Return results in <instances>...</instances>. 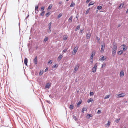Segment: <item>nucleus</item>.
Wrapping results in <instances>:
<instances>
[{"label": "nucleus", "mask_w": 128, "mask_h": 128, "mask_svg": "<svg viewBox=\"0 0 128 128\" xmlns=\"http://www.w3.org/2000/svg\"><path fill=\"white\" fill-rule=\"evenodd\" d=\"M117 49V46L115 45H114L113 46V47L112 49V56H114L115 55H116V52Z\"/></svg>", "instance_id": "1"}, {"label": "nucleus", "mask_w": 128, "mask_h": 128, "mask_svg": "<svg viewBox=\"0 0 128 128\" xmlns=\"http://www.w3.org/2000/svg\"><path fill=\"white\" fill-rule=\"evenodd\" d=\"M52 22H50L48 24V29L47 30V31L48 33H50L52 31L51 26H52Z\"/></svg>", "instance_id": "2"}, {"label": "nucleus", "mask_w": 128, "mask_h": 128, "mask_svg": "<svg viewBox=\"0 0 128 128\" xmlns=\"http://www.w3.org/2000/svg\"><path fill=\"white\" fill-rule=\"evenodd\" d=\"M97 64H96L94 65V67H93L92 69V72L93 73H95L96 72V71L97 68Z\"/></svg>", "instance_id": "3"}, {"label": "nucleus", "mask_w": 128, "mask_h": 128, "mask_svg": "<svg viewBox=\"0 0 128 128\" xmlns=\"http://www.w3.org/2000/svg\"><path fill=\"white\" fill-rule=\"evenodd\" d=\"M80 66V65L78 64H77V65L74 68V73H76V72L78 70L79 67Z\"/></svg>", "instance_id": "4"}, {"label": "nucleus", "mask_w": 128, "mask_h": 128, "mask_svg": "<svg viewBox=\"0 0 128 128\" xmlns=\"http://www.w3.org/2000/svg\"><path fill=\"white\" fill-rule=\"evenodd\" d=\"M78 48L77 46H76L74 48L72 52V53L74 54H74L76 53L78 49Z\"/></svg>", "instance_id": "5"}, {"label": "nucleus", "mask_w": 128, "mask_h": 128, "mask_svg": "<svg viewBox=\"0 0 128 128\" xmlns=\"http://www.w3.org/2000/svg\"><path fill=\"white\" fill-rule=\"evenodd\" d=\"M126 45L124 44H123L121 46V48L123 50V51H125L126 49L127 48H126Z\"/></svg>", "instance_id": "6"}, {"label": "nucleus", "mask_w": 128, "mask_h": 128, "mask_svg": "<svg viewBox=\"0 0 128 128\" xmlns=\"http://www.w3.org/2000/svg\"><path fill=\"white\" fill-rule=\"evenodd\" d=\"M96 54L95 51H93L92 52L90 58H93L94 56Z\"/></svg>", "instance_id": "7"}, {"label": "nucleus", "mask_w": 128, "mask_h": 128, "mask_svg": "<svg viewBox=\"0 0 128 128\" xmlns=\"http://www.w3.org/2000/svg\"><path fill=\"white\" fill-rule=\"evenodd\" d=\"M106 57L104 56H103L99 59V60L101 61H103L104 60L106 59Z\"/></svg>", "instance_id": "8"}, {"label": "nucleus", "mask_w": 128, "mask_h": 128, "mask_svg": "<svg viewBox=\"0 0 128 128\" xmlns=\"http://www.w3.org/2000/svg\"><path fill=\"white\" fill-rule=\"evenodd\" d=\"M28 60L26 58H25L24 59V64L26 66H27V63H28Z\"/></svg>", "instance_id": "9"}, {"label": "nucleus", "mask_w": 128, "mask_h": 128, "mask_svg": "<svg viewBox=\"0 0 128 128\" xmlns=\"http://www.w3.org/2000/svg\"><path fill=\"white\" fill-rule=\"evenodd\" d=\"M34 64H36L38 63V61H37V57L36 56L34 58Z\"/></svg>", "instance_id": "10"}, {"label": "nucleus", "mask_w": 128, "mask_h": 128, "mask_svg": "<svg viewBox=\"0 0 128 128\" xmlns=\"http://www.w3.org/2000/svg\"><path fill=\"white\" fill-rule=\"evenodd\" d=\"M105 45L104 44L102 46L101 51L103 52L104 48Z\"/></svg>", "instance_id": "11"}, {"label": "nucleus", "mask_w": 128, "mask_h": 128, "mask_svg": "<svg viewBox=\"0 0 128 128\" xmlns=\"http://www.w3.org/2000/svg\"><path fill=\"white\" fill-rule=\"evenodd\" d=\"M73 17L72 16H70V18L68 20V22L71 23L72 22V18Z\"/></svg>", "instance_id": "12"}, {"label": "nucleus", "mask_w": 128, "mask_h": 128, "mask_svg": "<svg viewBox=\"0 0 128 128\" xmlns=\"http://www.w3.org/2000/svg\"><path fill=\"white\" fill-rule=\"evenodd\" d=\"M124 75V73L123 71H121L120 73V77L123 76Z\"/></svg>", "instance_id": "13"}, {"label": "nucleus", "mask_w": 128, "mask_h": 128, "mask_svg": "<svg viewBox=\"0 0 128 128\" xmlns=\"http://www.w3.org/2000/svg\"><path fill=\"white\" fill-rule=\"evenodd\" d=\"M63 57V56L62 55H60L58 57V61H60V60Z\"/></svg>", "instance_id": "14"}, {"label": "nucleus", "mask_w": 128, "mask_h": 128, "mask_svg": "<svg viewBox=\"0 0 128 128\" xmlns=\"http://www.w3.org/2000/svg\"><path fill=\"white\" fill-rule=\"evenodd\" d=\"M90 36L91 34L90 33H89L87 34L86 36L87 38L88 39H89L90 38Z\"/></svg>", "instance_id": "15"}, {"label": "nucleus", "mask_w": 128, "mask_h": 128, "mask_svg": "<svg viewBox=\"0 0 128 128\" xmlns=\"http://www.w3.org/2000/svg\"><path fill=\"white\" fill-rule=\"evenodd\" d=\"M92 114H88L86 116V118H87L89 119L90 118L92 117Z\"/></svg>", "instance_id": "16"}, {"label": "nucleus", "mask_w": 128, "mask_h": 128, "mask_svg": "<svg viewBox=\"0 0 128 128\" xmlns=\"http://www.w3.org/2000/svg\"><path fill=\"white\" fill-rule=\"evenodd\" d=\"M90 63L91 64H92L93 63V58H90Z\"/></svg>", "instance_id": "17"}, {"label": "nucleus", "mask_w": 128, "mask_h": 128, "mask_svg": "<svg viewBox=\"0 0 128 128\" xmlns=\"http://www.w3.org/2000/svg\"><path fill=\"white\" fill-rule=\"evenodd\" d=\"M80 26V25H78L75 29L76 31L77 30H79Z\"/></svg>", "instance_id": "18"}, {"label": "nucleus", "mask_w": 128, "mask_h": 128, "mask_svg": "<svg viewBox=\"0 0 128 128\" xmlns=\"http://www.w3.org/2000/svg\"><path fill=\"white\" fill-rule=\"evenodd\" d=\"M123 52V50H121L118 51V54L120 55L122 54Z\"/></svg>", "instance_id": "19"}, {"label": "nucleus", "mask_w": 128, "mask_h": 128, "mask_svg": "<svg viewBox=\"0 0 128 128\" xmlns=\"http://www.w3.org/2000/svg\"><path fill=\"white\" fill-rule=\"evenodd\" d=\"M93 101V99L92 98H90L88 100V103H89Z\"/></svg>", "instance_id": "20"}, {"label": "nucleus", "mask_w": 128, "mask_h": 128, "mask_svg": "<svg viewBox=\"0 0 128 128\" xmlns=\"http://www.w3.org/2000/svg\"><path fill=\"white\" fill-rule=\"evenodd\" d=\"M52 6V4H50L48 6V9H50Z\"/></svg>", "instance_id": "21"}, {"label": "nucleus", "mask_w": 128, "mask_h": 128, "mask_svg": "<svg viewBox=\"0 0 128 128\" xmlns=\"http://www.w3.org/2000/svg\"><path fill=\"white\" fill-rule=\"evenodd\" d=\"M75 5V4L74 2H72L71 5H70V7H74Z\"/></svg>", "instance_id": "22"}, {"label": "nucleus", "mask_w": 128, "mask_h": 128, "mask_svg": "<svg viewBox=\"0 0 128 128\" xmlns=\"http://www.w3.org/2000/svg\"><path fill=\"white\" fill-rule=\"evenodd\" d=\"M48 37H46L44 40V42H46L48 40Z\"/></svg>", "instance_id": "23"}, {"label": "nucleus", "mask_w": 128, "mask_h": 128, "mask_svg": "<svg viewBox=\"0 0 128 128\" xmlns=\"http://www.w3.org/2000/svg\"><path fill=\"white\" fill-rule=\"evenodd\" d=\"M102 8V7L101 6H98L97 8V9L98 10H100Z\"/></svg>", "instance_id": "24"}, {"label": "nucleus", "mask_w": 128, "mask_h": 128, "mask_svg": "<svg viewBox=\"0 0 128 128\" xmlns=\"http://www.w3.org/2000/svg\"><path fill=\"white\" fill-rule=\"evenodd\" d=\"M90 10V8H89L88 9V10L86 11V14H87L89 12Z\"/></svg>", "instance_id": "25"}, {"label": "nucleus", "mask_w": 128, "mask_h": 128, "mask_svg": "<svg viewBox=\"0 0 128 128\" xmlns=\"http://www.w3.org/2000/svg\"><path fill=\"white\" fill-rule=\"evenodd\" d=\"M62 14L61 13L59 14L58 16V18H60L62 16Z\"/></svg>", "instance_id": "26"}, {"label": "nucleus", "mask_w": 128, "mask_h": 128, "mask_svg": "<svg viewBox=\"0 0 128 128\" xmlns=\"http://www.w3.org/2000/svg\"><path fill=\"white\" fill-rule=\"evenodd\" d=\"M38 6H35V11H36L37 10H38Z\"/></svg>", "instance_id": "27"}, {"label": "nucleus", "mask_w": 128, "mask_h": 128, "mask_svg": "<svg viewBox=\"0 0 128 128\" xmlns=\"http://www.w3.org/2000/svg\"><path fill=\"white\" fill-rule=\"evenodd\" d=\"M110 122L109 121H108V123L106 124V126H108V127L110 125Z\"/></svg>", "instance_id": "28"}, {"label": "nucleus", "mask_w": 128, "mask_h": 128, "mask_svg": "<svg viewBox=\"0 0 128 128\" xmlns=\"http://www.w3.org/2000/svg\"><path fill=\"white\" fill-rule=\"evenodd\" d=\"M82 102L80 101H79L78 103L77 106L78 107L81 104Z\"/></svg>", "instance_id": "29"}, {"label": "nucleus", "mask_w": 128, "mask_h": 128, "mask_svg": "<svg viewBox=\"0 0 128 128\" xmlns=\"http://www.w3.org/2000/svg\"><path fill=\"white\" fill-rule=\"evenodd\" d=\"M110 96L109 95H106L105 96L104 98V99L108 98Z\"/></svg>", "instance_id": "30"}, {"label": "nucleus", "mask_w": 128, "mask_h": 128, "mask_svg": "<svg viewBox=\"0 0 128 128\" xmlns=\"http://www.w3.org/2000/svg\"><path fill=\"white\" fill-rule=\"evenodd\" d=\"M124 5V4H121L119 6V8H122Z\"/></svg>", "instance_id": "31"}, {"label": "nucleus", "mask_w": 128, "mask_h": 128, "mask_svg": "<svg viewBox=\"0 0 128 128\" xmlns=\"http://www.w3.org/2000/svg\"><path fill=\"white\" fill-rule=\"evenodd\" d=\"M72 117H73V118L74 120H76V118L75 116L74 115V116H73Z\"/></svg>", "instance_id": "32"}, {"label": "nucleus", "mask_w": 128, "mask_h": 128, "mask_svg": "<svg viewBox=\"0 0 128 128\" xmlns=\"http://www.w3.org/2000/svg\"><path fill=\"white\" fill-rule=\"evenodd\" d=\"M73 106L72 105H70V108L71 109H72L73 108Z\"/></svg>", "instance_id": "33"}, {"label": "nucleus", "mask_w": 128, "mask_h": 128, "mask_svg": "<svg viewBox=\"0 0 128 128\" xmlns=\"http://www.w3.org/2000/svg\"><path fill=\"white\" fill-rule=\"evenodd\" d=\"M44 6H42L41 9V11H43L44 10Z\"/></svg>", "instance_id": "34"}, {"label": "nucleus", "mask_w": 128, "mask_h": 128, "mask_svg": "<svg viewBox=\"0 0 128 128\" xmlns=\"http://www.w3.org/2000/svg\"><path fill=\"white\" fill-rule=\"evenodd\" d=\"M94 94L93 92H90V96H93L94 95Z\"/></svg>", "instance_id": "35"}, {"label": "nucleus", "mask_w": 128, "mask_h": 128, "mask_svg": "<svg viewBox=\"0 0 128 128\" xmlns=\"http://www.w3.org/2000/svg\"><path fill=\"white\" fill-rule=\"evenodd\" d=\"M124 94L123 93H122L121 94H120V97H123L124 96Z\"/></svg>", "instance_id": "36"}, {"label": "nucleus", "mask_w": 128, "mask_h": 128, "mask_svg": "<svg viewBox=\"0 0 128 128\" xmlns=\"http://www.w3.org/2000/svg\"><path fill=\"white\" fill-rule=\"evenodd\" d=\"M50 15V12H47L46 14V16L47 17L48 16Z\"/></svg>", "instance_id": "37"}, {"label": "nucleus", "mask_w": 128, "mask_h": 128, "mask_svg": "<svg viewBox=\"0 0 128 128\" xmlns=\"http://www.w3.org/2000/svg\"><path fill=\"white\" fill-rule=\"evenodd\" d=\"M86 110V108H83L82 110V112H83L84 111H85Z\"/></svg>", "instance_id": "38"}, {"label": "nucleus", "mask_w": 128, "mask_h": 128, "mask_svg": "<svg viewBox=\"0 0 128 128\" xmlns=\"http://www.w3.org/2000/svg\"><path fill=\"white\" fill-rule=\"evenodd\" d=\"M106 64L105 63L103 64L102 66V68H103L104 67L106 66Z\"/></svg>", "instance_id": "39"}, {"label": "nucleus", "mask_w": 128, "mask_h": 128, "mask_svg": "<svg viewBox=\"0 0 128 128\" xmlns=\"http://www.w3.org/2000/svg\"><path fill=\"white\" fill-rule=\"evenodd\" d=\"M90 5H92L94 4V2H92L89 3Z\"/></svg>", "instance_id": "40"}, {"label": "nucleus", "mask_w": 128, "mask_h": 128, "mask_svg": "<svg viewBox=\"0 0 128 128\" xmlns=\"http://www.w3.org/2000/svg\"><path fill=\"white\" fill-rule=\"evenodd\" d=\"M49 84H47L46 86H45V88H49Z\"/></svg>", "instance_id": "41"}, {"label": "nucleus", "mask_w": 128, "mask_h": 128, "mask_svg": "<svg viewBox=\"0 0 128 128\" xmlns=\"http://www.w3.org/2000/svg\"><path fill=\"white\" fill-rule=\"evenodd\" d=\"M58 66H56V65H54L52 66V68H57V67Z\"/></svg>", "instance_id": "42"}, {"label": "nucleus", "mask_w": 128, "mask_h": 128, "mask_svg": "<svg viewBox=\"0 0 128 128\" xmlns=\"http://www.w3.org/2000/svg\"><path fill=\"white\" fill-rule=\"evenodd\" d=\"M44 11L42 12L41 13V15L42 16H43L44 14Z\"/></svg>", "instance_id": "43"}, {"label": "nucleus", "mask_w": 128, "mask_h": 128, "mask_svg": "<svg viewBox=\"0 0 128 128\" xmlns=\"http://www.w3.org/2000/svg\"><path fill=\"white\" fill-rule=\"evenodd\" d=\"M67 48L66 49H64V50L62 51V52H66L67 50Z\"/></svg>", "instance_id": "44"}, {"label": "nucleus", "mask_w": 128, "mask_h": 128, "mask_svg": "<svg viewBox=\"0 0 128 128\" xmlns=\"http://www.w3.org/2000/svg\"><path fill=\"white\" fill-rule=\"evenodd\" d=\"M42 73H43V72L40 71V72L39 74L40 75H41L42 74Z\"/></svg>", "instance_id": "45"}, {"label": "nucleus", "mask_w": 128, "mask_h": 128, "mask_svg": "<svg viewBox=\"0 0 128 128\" xmlns=\"http://www.w3.org/2000/svg\"><path fill=\"white\" fill-rule=\"evenodd\" d=\"M116 95H117V96H118V98H120V94H116Z\"/></svg>", "instance_id": "46"}, {"label": "nucleus", "mask_w": 128, "mask_h": 128, "mask_svg": "<svg viewBox=\"0 0 128 128\" xmlns=\"http://www.w3.org/2000/svg\"><path fill=\"white\" fill-rule=\"evenodd\" d=\"M48 63L49 64H51L52 63V61L51 60H50L48 62Z\"/></svg>", "instance_id": "47"}, {"label": "nucleus", "mask_w": 128, "mask_h": 128, "mask_svg": "<svg viewBox=\"0 0 128 128\" xmlns=\"http://www.w3.org/2000/svg\"><path fill=\"white\" fill-rule=\"evenodd\" d=\"M97 112L98 114H99L101 112V111L100 110H98Z\"/></svg>", "instance_id": "48"}, {"label": "nucleus", "mask_w": 128, "mask_h": 128, "mask_svg": "<svg viewBox=\"0 0 128 128\" xmlns=\"http://www.w3.org/2000/svg\"><path fill=\"white\" fill-rule=\"evenodd\" d=\"M46 101V102L48 104H50V100H47Z\"/></svg>", "instance_id": "49"}, {"label": "nucleus", "mask_w": 128, "mask_h": 128, "mask_svg": "<svg viewBox=\"0 0 128 128\" xmlns=\"http://www.w3.org/2000/svg\"><path fill=\"white\" fill-rule=\"evenodd\" d=\"M67 38V37H65L64 38V40H66Z\"/></svg>", "instance_id": "50"}, {"label": "nucleus", "mask_w": 128, "mask_h": 128, "mask_svg": "<svg viewBox=\"0 0 128 128\" xmlns=\"http://www.w3.org/2000/svg\"><path fill=\"white\" fill-rule=\"evenodd\" d=\"M48 69L47 68H46L44 72H46L48 70Z\"/></svg>", "instance_id": "51"}, {"label": "nucleus", "mask_w": 128, "mask_h": 128, "mask_svg": "<svg viewBox=\"0 0 128 128\" xmlns=\"http://www.w3.org/2000/svg\"><path fill=\"white\" fill-rule=\"evenodd\" d=\"M90 1V0H87L86 1V3H88Z\"/></svg>", "instance_id": "52"}, {"label": "nucleus", "mask_w": 128, "mask_h": 128, "mask_svg": "<svg viewBox=\"0 0 128 128\" xmlns=\"http://www.w3.org/2000/svg\"><path fill=\"white\" fill-rule=\"evenodd\" d=\"M83 29H81L80 30V31L81 32H82L83 31Z\"/></svg>", "instance_id": "53"}, {"label": "nucleus", "mask_w": 128, "mask_h": 128, "mask_svg": "<svg viewBox=\"0 0 128 128\" xmlns=\"http://www.w3.org/2000/svg\"><path fill=\"white\" fill-rule=\"evenodd\" d=\"M38 10H37L35 11V13L36 14H37L38 13Z\"/></svg>", "instance_id": "54"}, {"label": "nucleus", "mask_w": 128, "mask_h": 128, "mask_svg": "<svg viewBox=\"0 0 128 128\" xmlns=\"http://www.w3.org/2000/svg\"><path fill=\"white\" fill-rule=\"evenodd\" d=\"M116 122H119V120L118 119H117V120H116Z\"/></svg>", "instance_id": "55"}, {"label": "nucleus", "mask_w": 128, "mask_h": 128, "mask_svg": "<svg viewBox=\"0 0 128 128\" xmlns=\"http://www.w3.org/2000/svg\"><path fill=\"white\" fill-rule=\"evenodd\" d=\"M29 15H28V16L26 17V18H28V17H29Z\"/></svg>", "instance_id": "56"}, {"label": "nucleus", "mask_w": 128, "mask_h": 128, "mask_svg": "<svg viewBox=\"0 0 128 128\" xmlns=\"http://www.w3.org/2000/svg\"><path fill=\"white\" fill-rule=\"evenodd\" d=\"M121 25L120 24H119L118 25V27H120V26H121Z\"/></svg>", "instance_id": "57"}, {"label": "nucleus", "mask_w": 128, "mask_h": 128, "mask_svg": "<svg viewBox=\"0 0 128 128\" xmlns=\"http://www.w3.org/2000/svg\"><path fill=\"white\" fill-rule=\"evenodd\" d=\"M128 13V9L127 10L126 12V13Z\"/></svg>", "instance_id": "58"}, {"label": "nucleus", "mask_w": 128, "mask_h": 128, "mask_svg": "<svg viewBox=\"0 0 128 128\" xmlns=\"http://www.w3.org/2000/svg\"><path fill=\"white\" fill-rule=\"evenodd\" d=\"M62 2H60L59 3V4H61Z\"/></svg>", "instance_id": "59"}, {"label": "nucleus", "mask_w": 128, "mask_h": 128, "mask_svg": "<svg viewBox=\"0 0 128 128\" xmlns=\"http://www.w3.org/2000/svg\"><path fill=\"white\" fill-rule=\"evenodd\" d=\"M127 102V101H124V103H126Z\"/></svg>", "instance_id": "60"}, {"label": "nucleus", "mask_w": 128, "mask_h": 128, "mask_svg": "<svg viewBox=\"0 0 128 128\" xmlns=\"http://www.w3.org/2000/svg\"><path fill=\"white\" fill-rule=\"evenodd\" d=\"M91 6V5H90V4H88V6Z\"/></svg>", "instance_id": "61"}, {"label": "nucleus", "mask_w": 128, "mask_h": 128, "mask_svg": "<svg viewBox=\"0 0 128 128\" xmlns=\"http://www.w3.org/2000/svg\"><path fill=\"white\" fill-rule=\"evenodd\" d=\"M99 39H100V38H97V40H98H98Z\"/></svg>", "instance_id": "62"}, {"label": "nucleus", "mask_w": 128, "mask_h": 128, "mask_svg": "<svg viewBox=\"0 0 128 128\" xmlns=\"http://www.w3.org/2000/svg\"><path fill=\"white\" fill-rule=\"evenodd\" d=\"M67 1H68L69 0H66Z\"/></svg>", "instance_id": "63"}, {"label": "nucleus", "mask_w": 128, "mask_h": 128, "mask_svg": "<svg viewBox=\"0 0 128 128\" xmlns=\"http://www.w3.org/2000/svg\"><path fill=\"white\" fill-rule=\"evenodd\" d=\"M76 18H77V16H76Z\"/></svg>", "instance_id": "64"}]
</instances>
